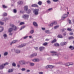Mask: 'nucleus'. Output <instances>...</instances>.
<instances>
[{
    "label": "nucleus",
    "instance_id": "f257e3e1",
    "mask_svg": "<svg viewBox=\"0 0 74 74\" xmlns=\"http://www.w3.org/2000/svg\"><path fill=\"white\" fill-rule=\"evenodd\" d=\"M9 64V63L8 62H6L4 64H2L1 66H0V69H3V68H4V66H5V65H7Z\"/></svg>",
    "mask_w": 74,
    "mask_h": 74
},
{
    "label": "nucleus",
    "instance_id": "f03ea898",
    "mask_svg": "<svg viewBox=\"0 0 74 74\" xmlns=\"http://www.w3.org/2000/svg\"><path fill=\"white\" fill-rule=\"evenodd\" d=\"M68 15L66 14H63L61 17V20H64L65 18L67 17Z\"/></svg>",
    "mask_w": 74,
    "mask_h": 74
},
{
    "label": "nucleus",
    "instance_id": "7ed1b4c3",
    "mask_svg": "<svg viewBox=\"0 0 74 74\" xmlns=\"http://www.w3.org/2000/svg\"><path fill=\"white\" fill-rule=\"evenodd\" d=\"M38 9H35L34 11V13L36 15H37L38 14Z\"/></svg>",
    "mask_w": 74,
    "mask_h": 74
},
{
    "label": "nucleus",
    "instance_id": "20e7f679",
    "mask_svg": "<svg viewBox=\"0 0 74 74\" xmlns=\"http://www.w3.org/2000/svg\"><path fill=\"white\" fill-rule=\"evenodd\" d=\"M24 10L25 11H26L27 12V13L28 14H29L30 13V10H27V6H25L24 7Z\"/></svg>",
    "mask_w": 74,
    "mask_h": 74
},
{
    "label": "nucleus",
    "instance_id": "39448f33",
    "mask_svg": "<svg viewBox=\"0 0 74 74\" xmlns=\"http://www.w3.org/2000/svg\"><path fill=\"white\" fill-rule=\"evenodd\" d=\"M10 26L12 27V28L14 30H16V27L13 24H10Z\"/></svg>",
    "mask_w": 74,
    "mask_h": 74
},
{
    "label": "nucleus",
    "instance_id": "423d86ee",
    "mask_svg": "<svg viewBox=\"0 0 74 74\" xmlns=\"http://www.w3.org/2000/svg\"><path fill=\"white\" fill-rule=\"evenodd\" d=\"M29 16L27 14H25L23 15L22 18H25V19H27L29 18Z\"/></svg>",
    "mask_w": 74,
    "mask_h": 74
},
{
    "label": "nucleus",
    "instance_id": "0eeeda50",
    "mask_svg": "<svg viewBox=\"0 0 74 74\" xmlns=\"http://www.w3.org/2000/svg\"><path fill=\"white\" fill-rule=\"evenodd\" d=\"M19 63L21 65L22 64H25V62L24 60H22L19 61Z\"/></svg>",
    "mask_w": 74,
    "mask_h": 74
},
{
    "label": "nucleus",
    "instance_id": "6e6552de",
    "mask_svg": "<svg viewBox=\"0 0 74 74\" xmlns=\"http://www.w3.org/2000/svg\"><path fill=\"white\" fill-rule=\"evenodd\" d=\"M51 53H53V56H55L57 55V53H56V52L54 51H51Z\"/></svg>",
    "mask_w": 74,
    "mask_h": 74
},
{
    "label": "nucleus",
    "instance_id": "1a4fd4ad",
    "mask_svg": "<svg viewBox=\"0 0 74 74\" xmlns=\"http://www.w3.org/2000/svg\"><path fill=\"white\" fill-rule=\"evenodd\" d=\"M37 56V53H33L32 54H31L30 56V57L33 58V57H34V56Z\"/></svg>",
    "mask_w": 74,
    "mask_h": 74
},
{
    "label": "nucleus",
    "instance_id": "9d476101",
    "mask_svg": "<svg viewBox=\"0 0 74 74\" xmlns=\"http://www.w3.org/2000/svg\"><path fill=\"white\" fill-rule=\"evenodd\" d=\"M33 62H39L40 60L38 59H35L32 60Z\"/></svg>",
    "mask_w": 74,
    "mask_h": 74
},
{
    "label": "nucleus",
    "instance_id": "9b49d317",
    "mask_svg": "<svg viewBox=\"0 0 74 74\" xmlns=\"http://www.w3.org/2000/svg\"><path fill=\"white\" fill-rule=\"evenodd\" d=\"M26 44H23L21 45H20L18 46V48H22V47H25V46H26Z\"/></svg>",
    "mask_w": 74,
    "mask_h": 74
},
{
    "label": "nucleus",
    "instance_id": "f8f14e48",
    "mask_svg": "<svg viewBox=\"0 0 74 74\" xmlns=\"http://www.w3.org/2000/svg\"><path fill=\"white\" fill-rule=\"evenodd\" d=\"M73 63L72 62H71L70 63L69 62L66 64V66H69L70 65H73Z\"/></svg>",
    "mask_w": 74,
    "mask_h": 74
},
{
    "label": "nucleus",
    "instance_id": "ddd939ff",
    "mask_svg": "<svg viewBox=\"0 0 74 74\" xmlns=\"http://www.w3.org/2000/svg\"><path fill=\"white\" fill-rule=\"evenodd\" d=\"M67 43L66 42H62L61 43V45L63 46L66 45Z\"/></svg>",
    "mask_w": 74,
    "mask_h": 74
},
{
    "label": "nucleus",
    "instance_id": "4468645a",
    "mask_svg": "<svg viewBox=\"0 0 74 74\" xmlns=\"http://www.w3.org/2000/svg\"><path fill=\"white\" fill-rule=\"evenodd\" d=\"M39 49L40 51H42V50H43V49H45V47H40Z\"/></svg>",
    "mask_w": 74,
    "mask_h": 74
},
{
    "label": "nucleus",
    "instance_id": "2eb2a0df",
    "mask_svg": "<svg viewBox=\"0 0 74 74\" xmlns=\"http://www.w3.org/2000/svg\"><path fill=\"white\" fill-rule=\"evenodd\" d=\"M4 30V28L3 27L0 26V32H3Z\"/></svg>",
    "mask_w": 74,
    "mask_h": 74
},
{
    "label": "nucleus",
    "instance_id": "dca6fc26",
    "mask_svg": "<svg viewBox=\"0 0 74 74\" xmlns=\"http://www.w3.org/2000/svg\"><path fill=\"white\" fill-rule=\"evenodd\" d=\"M16 53H20L21 52V51L17 49L16 50H15Z\"/></svg>",
    "mask_w": 74,
    "mask_h": 74
},
{
    "label": "nucleus",
    "instance_id": "f3484780",
    "mask_svg": "<svg viewBox=\"0 0 74 74\" xmlns=\"http://www.w3.org/2000/svg\"><path fill=\"white\" fill-rule=\"evenodd\" d=\"M18 41L17 40H13L12 42L10 43V45H12V44H14V43H15V42H16Z\"/></svg>",
    "mask_w": 74,
    "mask_h": 74
},
{
    "label": "nucleus",
    "instance_id": "a211bd4d",
    "mask_svg": "<svg viewBox=\"0 0 74 74\" xmlns=\"http://www.w3.org/2000/svg\"><path fill=\"white\" fill-rule=\"evenodd\" d=\"M58 38H63V37L61 35H59L58 36Z\"/></svg>",
    "mask_w": 74,
    "mask_h": 74
},
{
    "label": "nucleus",
    "instance_id": "6ab92c4d",
    "mask_svg": "<svg viewBox=\"0 0 74 74\" xmlns=\"http://www.w3.org/2000/svg\"><path fill=\"white\" fill-rule=\"evenodd\" d=\"M12 71H13V69H10L8 71V73H11Z\"/></svg>",
    "mask_w": 74,
    "mask_h": 74
},
{
    "label": "nucleus",
    "instance_id": "aec40b11",
    "mask_svg": "<svg viewBox=\"0 0 74 74\" xmlns=\"http://www.w3.org/2000/svg\"><path fill=\"white\" fill-rule=\"evenodd\" d=\"M52 10V8H50L49 9L47 10V12H49V11H51Z\"/></svg>",
    "mask_w": 74,
    "mask_h": 74
},
{
    "label": "nucleus",
    "instance_id": "412c9836",
    "mask_svg": "<svg viewBox=\"0 0 74 74\" xmlns=\"http://www.w3.org/2000/svg\"><path fill=\"white\" fill-rule=\"evenodd\" d=\"M32 6L33 7H38V6L36 4H34L32 5Z\"/></svg>",
    "mask_w": 74,
    "mask_h": 74
},
{
    "label": "nucleus",
    "instance_id": "4be33fe9",
    "mask_svg": "<svg viewBox=\"0 0 74 74\" xmlns=\"http://www.w3.org/2000/svg\"><path fill=\"white\" fill-rule=\"evenodd\" d=\"M18 4H23V2L22 1H19L18 3Z\"/></svg>",
    "mask_w": 74,
    "mask_h": 74
},
{
    "label": "nucleus",
    "instance_id": "5701e85b",
    "mask_svg": "<svg viewBox=\"0 0 74 74\" xmlns=\"http://www.w3.org/2000/svg\"><path fill=\"white\" fill-rule=\"evenodd\" d=\"M54 23L53 22H52L51 24H50L49 25V26H52L54 25Z\"/></svg>",
    "mask_w": 74,
    "mask_h": 74
},
{
    "label": "nucleus",
    "instance_id": "b1692460",
    "mask_svg": "<svg viewBox=\"0 0 74 74\" xmlns=\"http://www.w3.org/2000/svg\"><path fill=\"white\" fill-rule=\"evenodd\" d=\"M69 48H70V49H71L72 50H73V49H74V47L73 46H71L69 47Z\"/></svg>",
    "mask_w": 74,
    "mask_h": 74
},
{
    "label": "nucleus",
    "instance_id": "393cba45",
    "mask_svg": "<svg viewBox=\"0 0 74 74\" xmlns=\"http://www.w3.org/2000/svg\"><path fill=\"white\" fill-rule=\"evenodd\" d=\"M45 32L46 33H47V34L51 33H50V32H49V31L48 30H46Z\"/></svg>",
    "mask_w": 74,
    "mask_h": 74
},
{
    "label": "nucleus",
    "instance_id": "a878e982",
    "mask_svg": "<svg viewBox=\"0 0 74 74\" xmlns=\"http://www.w3.org/2000/svg\"><path fill=\"white\" fill-rule=\"evenodd\" d=\"M33 25L35 26H37V24L36 22H34L33 23Z\"/></svg>",
    "mask_w": 74,
    "mask_h": 74
},
{
    "label": "nucleus",
    "instance_id": "bb28decb",
    "mask_svg": "<svg viewBox=\"0 0 74 74\" xmlns=\"http://www.w3.org/2000/svg\"><path fill=\"white\" fill-rule=\"evenodd\" d=\"M8 19V18H3L2 19V21H6V20H7Z\"/></svg>",
    "mask_w": 74,
    "mask_h": 74
},
{
    "label": "nucleus",
    "instance_id": "cd10ccee",
    "mask_svg": "<svg viewBox=\"0 0 74 74\" xmlns=\"http://www.w3.org/2000/svg\"><path fill=\"white\" fill-rule=\"evenodd\" d=\"M3 36L4 37V38L5 39L7 38V35L6 34H5L3 35Z\"/></svg>",
    "mask_w": 74,
    "mask_h": 74
},
{
    "label": "nucleus",
    "instance_id": "c85d7f7f",
    "mask_svg": "<svg viewBox=\"0 0 74 74\" xmlns=\"http://www.w3.org/2000/svg\"><path fill=\"white\" fill-rule=\"evenodd\" d=\"M12 31V28H10L9 29V32H11Z\"/></svg>",
    "mask_w": 74,
    "mask_h": 74
},
{
    "label": "nucleus",
    "instance_id": "c756f323",
    "mask_svg": "<svg viewBox=\"0 0 74 74\" xmlns=\"http://www.w3.org/2000/svg\"><path fill=\"white\" fill-rule=\"evenodd\" d=\"M54 45L55 46H58L59 45V44L56 43L54 44Z\"/></svg>",
    "mask_w": 74,
    "mask_h": 74
},
{
    "label": "nucleus",
    "instance_id": "7c9ffc66",
    "mask_svg": "<svg viewBox=\"0 0 74 74\" xmlns=\"http://www.w3.org/2000/svg\"><path fill=\"white\" fill-rule=\"evenodd\" d=\"M38 4H39V5H41L42 4V2H41V1H39L38 2Z\"/></svg>",
    "mask_w": 74,
    "mask_h": 74
},
{
    "label": "nucleus",
    "instance_id": "2f4dec72",
    "mask_svg": "<svg viewBox=\"0 0 74 74\" xmlns=\"http://www.w3.org/2000/svg\"><path fill=\"white\" fill-rule=\"evenodd\" d=\"M30 65L31 66H34V63H30Z\"/></svg>",
    "mask_w": 74,
    "mask_h": 74
},
{
    "label": "nucleus",
    "instance_id": "473e14b6",
    "mask_svg": "<svg viewBox=\"0 0 74 74\" xmlns=\"http://www.w3.org/2000/svg\"><path fill=\"white\" fill-rule=\"evenodd\" d=\"M3 8H6L7 7V6L3 5Z\"/></svg>",
    "mask_w": 74,
    "mask_h": 74
},
{
    "label": "nucleus",
    "instance_id": "72a5a7b5",
    "mask_svg": "<svg viewBox=\"0 0 74 74\" xmlns=\"http://www.w3.org/2000/svg\"><path fill=\"white\" fill-rule=\"evenodd\" d=\"M25 27V26H22L21 28L20 29V30H21L22 29H24Z\"/></svg>",
    "mask_w": 74,
    "mask_h": 74
},
{
    "label": "nucleus",
    "instance_id": "f704fd0d",
    "mask_svg": "<svg viewBox=\"0 0 74 74\" xmlns=\"http://www.w3.org/2000/svg\"><path fill=\"white\" fill-rule=\"evenodd\" d=\"M47 44H48V43L45 42L43 44V45H44V46H45V45H47Z\"/></svg>",
    "mask_w": 74,
    "mask_h": 74
},
{
    "label": "nucleus",
    "instance_id": "c9c22d12",
    "mask_svg": "<svg viewBox=\"0 0 74 74\" xmlns=\"http://www.w3.org/2000/svg\"><path fill=\"white\" fill-rule=\"evenodd\" d=\"M7 55H8V52H5L4 54V56H6Z\"/></svg>",
    "mask_w": 74,
    "mask_h": 74
},
{
    "label": "nucleus",
    "instance_id": "e433bc0d",
    "mask_svg": "<svg viewBox=\"0 0 74 74\" xmlns=\"http://www.w3.org/2000/svg\"><path fill=\"white\" fill-rule=\"evenodd\" d=\"M69 40H71L72 39H73V38H74V37L73 36H71L69 37Z\"/></svg>",
    "mask_w": 74,
    "mask_h": 74
},
{
    "label": "nucleus",
    "instance_id": "4c0bfd02",
    "mask_svg": "<svg viewBox=\"0 0 74 74\" xmlns=\"http://www.w3.org/2000/svg\"><path fill=\"white\" fill-rule=\"evenodd\" d=\"M59 27V25H57V26H55L54 27V29H57V28H58V27Z\"/></svg>",
    "mask_w": 74,
    "mask_h": 74
},
{
    "label": "nucleus",
    "instance_id": "58836bf2",
    "mask_svg": "<svg viewBox=\"0 0 74 74\" xmlns=\"http://www.w3.org/2000/svg\"><path fill=\"white\" fill-rule=\"evenodd\" d=\"M24 24H25L24 22H21L20 23V25H24Z\"/></svg>",
    "mask_w": 74,
    "mask_h": 74
},
{
    "label": "nucleus",
    "instance_id": "ea45409f",
    "mask_svg": "<svg viewBox=\"0 0 74 74\" xmlns=\"http://www.w3.org/2000/svg\"><path fill=\"white\" fill-rule=\"evenodd\" d=\"M56 41V39H54L51 42V43H53V42H55Z\"/></svg>",
    "mask_w": 74,
    "mask_h": 74
},
{
    "label": "nucleus",
    "instance_id": "a19ab883",
    "mask_svg": "<svg viewBox=\"0 0 74 74\" xmlns=\"http://www.w3.org/2000/svg\"><path fill=\"white\" fill-rule=\"evenodd\" d=\"M67 30H68V31H69V32H71L72 30L71 28H68L67 29Z\"/></svg>",
    "mask_w": 74,
    "mask_h": 74
},
{
    "label": "nucleus",
    "instance_id": "79ce46f5",
    "mask_svg": "<svg viewBox=\"0 0 74 74\" xmlns=\"http://www.w3.org/2000/svg\"><path fill=\"white\" fill-rule=\"evenodd\" d=\"M7 13H4L3 14V16H7Z\"/></svg>",
    "mask_w": 74,
    "mask_h": 74
},
{
    "label": "nucleus",
    "instance_id": "37998d69",
    "mask_svg": "<svg viewBox=\"0 0 74 74\" xmlns=\"http://www.w3.org/2000/svg\"><path fill=\"white\" fill-rule=\"evenodd\" d=\"M0 24L1 25H4V23L1 22V21H0Z\"/></svg>",
    "mask_w": 74,
    "mask_h": 74
},
{
    "label": "nucleus",
    "instance_id": "c03bdc74",
    "mask_svg": "<svg viewBox=\"0 0 74 74\" xmlns=\"http://www.w3.org/2000/svg\"><path fill=\"white\" fill-rule=\"evenodd\" d=\"M53 67V66L52 65H49V68H50L51 69H52Z\"/></svg>",
    "mask_w": 74,
    "mask_h": 74
},
{
    "label": "nucleus",
    "instance_id": "a18cd8bd",
    "mask_svg": "<svg viewBox=\"0 0 74 74\" xmlns=\"http://www.w3.org/2000/svg\"><path fill=\"white\" fill-rule=\"evenodd\" d=\"M13 66H16V64L14 63H13L12 64Z\"/></svg>",
    "mask_w": 74,
    "mask_h": 74
},
{
    "label": "nucleus",
    "instance_id": "49530a36",
    "mask_svg": "<svg viewBox=\"0 0 74 74\" xmlns=\"http://www.w3.org/2000/svg\"><path fill=\"white\" fill-rule=\"evenodd\" d=\"M33 33H34V30H32L31 31L30 33H31V34H33Z\"/></svg>",
    "mask_w": 74,
    "mask_h": 74
},
{
    "label": "nucleus",
    "instance_id": "de8ad7c7",
    "mask_svg": "<svg viewBox=\"0 0 74 74\" xmlns=\"http://www.w3.org/2000/svg\"><path fill=\"white\" fill-rule=\"evenodd\" d=\"M47 3H48V4H50L51 3V1H47Z\"/></svg>",
    "mask_w": 74,
    "mask_h": 74
},
{
    "label": "nucleus",
    "instance_id": "09e8293b",
    "mask_svg": "<svg viewBox=\"0 0 74 74\" xmlns=\"http://www.w3.org/2000/svg\"><path fill=\"white\" fill-rule=\"evenodd\" d=\"M53 23L54 25H56V24H57V21H54L53 22Z\"/></svg>",
    "mask_w": 74,
    "mask_h": 74
},
{
    "label": "nucleus",
    "instance_id": "8fccbe9b",
    "mask_svg": "<svg viewBox=\"0 0 74 74\" xmlns=\"http://www.w3.org/2000/svg\"><path fill=\"white\" fill-rule=\"evenodd\" d=\"M13 12H14V13H16V9H14L13 10Z\"/></svg>",
    "mask_w": 74,
    "mask_h": 74
},
{
    "label": "nucleus",
    "instance_id": "3c124183",
    "mask_svg": "<svg viewBox=\"0 0 74 74\" xmlns=\"http://www.w3.org/2000/svg\"><path fill=\"white\" fill-rule=\"evenodd\" d=\"M27 37H28V36H26L24 37L23 38H24V39H26V38H27Z\"/></svg>",
    "mask_w": 74,
    "mask_h": 74
},
{
    "label": "nucleus",
    "instance_id": "603ef678",
    "mask_svg": "<svg viewBox=\"0 0 74 74\" xmlns=\"http://www.w3.org/2000/svg\"><path fill=\"white\" fill-rule=\"evenodd\" d=\"M46 69H48V68H49V65H48L46 67Z\"/></svg>",
    "mask_w": 74,
    "mask_h": 74
},
{
    "label": "nucleus",
    "instance_id": "864d4df0",
    "mask_svg": "<svg viewBox=\"0 0 74 74\" xmlns=\"http://www.w3.org/2000/svg\"><path fill=\"white\" fill-rule=\"evenodd\" d=\"M42 30H45V28L42 27Z\"/></svg>",
    "mask_w": 74,
    "mask_h": 74
},
{
    "label": "nucleus",
    "instance_id": "5fc2aeb1",
    "mask_svg": "<svg viewBox=\"0 0 74 74\" xmlns=\"http://www.w3.org/2000/svg\"><path fill=\"white\" fill-rule=\"evenodd\" d=\"M69 34H70V35H71V36H72V35H73V33H69Z\"/></svg>",
    "mask_w": 74,
    "mask_h": 74
},
{
    "label": "nucleus",
    "instance_id": "6e6d98bb",
    "mask_svg": "<svg viewBox=\"0 0 74 74\" xmlns=\"http://www.w3.org/2000/svg\"><path fill=\"white\" fill-rule=\"evenodd\" d=\"M39 74H43V72H39Z\"/></svg>",
    "mask_w": 74,
    "mask_h": 74
},
{
    "label": "nucleus",
    "instance_id": "4d7b16f0",
    "mask_svg": "<svg viewBox=\"0 0 74 74\" xmlns=\"http://www.w3.org/2000/svg\"><path fill=\"white\" fill-rule=\"evenodd\" d=\"M69 24H71V20H69Z\"/></svg>",
    "mask_w": 74,
    "mask_h": 74
},
{
    "label": "nucleus",
    "instance_id": "13d9d810",
    "mask_svg": "<svg viewBox=\"0 0 74 74\" xmlns=\"http://www.w3.org/2000/svg\"><path fill=\"white\" fill-rule=\"evenodd\" d=\"M21 70L22 71H25V69L23 68V69H22Z\"/></svg>",
    "mask_w": 74,
    "mask_h": 74
},
{
    "label": "nucleus",
    "instance_id": "bf43d9fd",
    "mask_svg": "<svg viewBox=\"0 0 74 74\" xmlns=\"http://www.w3.org/2000/svg\"><path fill=\"white\" fill-rule=\"evenodd\" d=\"M49 39H46L45 40V41H49Z\"/></svg>",
    "mask_w": 74,
    "mask_h": 74
},
{
    "label": "nucleus",
    "instance_id": "052dcab7",
    "mask_svg": "<svg viewBox=\"0 0 74 74\" xmlns=\"http://www.w3.org/2000/svg\"><path fill=\"white\" fill-rule=\"evenodd\" d=\"M53 1L54 2H56L58 1V0H53Z\"/></svg>",
    "mask_w": 74,
    "mask_h": 74
},
{
    "label": "nucleus",
    "instance_id": "680f3d73",
    "mask_svg": "<svg viewBox=\"0 0 74 74\" xmlns=\"http://www.w3.org/2000/svg\"><path fill=\"white\" fill-rule=\"evenodd\" d=\"M32 36H29V38H32Z\"/></svg>",
    "mask_w": 74,
    "mask_h": 74
},
{
    "label": "nucleus",
    "instance_id": "e2e57ef3",
    "mask_svg": "<svg viewBox=\"0 0 74 74\" xmlns=\"http://www.w3.org/2000/svg\"><path fill=\"white\" fill-rule=\"evenodd\" d=\"M35 49L36 50H37L38 49V47H35Z\"/></svg>",
    "mask_w": 74,
    "mask_h": 74
},
{
    "label": "nucleus",
    "instance_id": "0e129e2a",
    "mask_svg": "<svg viewBox=\"0 0 74 74\" xmlns=\"http://www.w3.org/2000/svg\"><path fill=\"white\" fill-rule=\"evenodd\" d=\"M12 35V33H10L9 34L10 36H11Z\"/></svg>",
    "mask_w": 74,
    "mask_h": 74
},
{
    "label": "nucleus",
    "instance_id": "69168bd1",
    "mask_svg": "<svg viewBox=\"0 0 74 74\" xmlns=\"http://www.w3.org/2000/svg\"><path fill=\"white\" fill-rule=\"evenodd\" d=\"M27 72H30V70H27Z\"/></svg>",
    "mask_w": 74,
    "mask_h": 74
},
{
    "label": "nucleus",
    "instance_id": "338daca9",
    "mask_svg": "<svg viewBox=\"0 0 74 74\" xmlns=\"http://www.w3.org/2000/svg\"><path fill=\"white\" fill-rule=\"evenodd\" d=\"M66 33H65L63 35L64 36H66Z\"/></svg>",
    "mask_w": 74,
    "mask_h": 74
},
{
    "label": "nucleus",
    "instance_id": "774afa93",
    "mask_svg": "<svg viewBox=\"0 0 74 74\" xmlns=\"http://www.w3.org/2000/svg\"><path fill=\"white\" fill-rule=\"evenodd\" d=\"M64 30H66V29H62V32H64Z\"/></svg>",
    "mask_w": 74,
    "mask_h": 74
}]
</instances>
